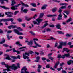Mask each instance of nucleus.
<instances>
[{"instance_id": "1", "label": "nucleus", "mask_w": 73, "mask_h": 73, "mask_svg": "<svg viewBox=\"0 0 73 73\" xmlns=\"http://www.w3.org/2000/svg\"><path fill=\"white\" fill-rule=\"evenodd\" d=\"M11 21V22L13 21V18H8V19H0V23H1L2 21H4V22H7V21Z\"/></svg>"}, {"instance_id": "2", "label": "nucleus", "mask_w": 73, "mask_h": 73, "mask_svg": "<svg viewBox=\"0 0 73 73\" xmlns=\"http://www.w3.org/2000/svg\"><path fill=\"white\" fill-rule=\"evenodd\" d=\"M17 66L15 65V64H13L12 65L11 67V69H13L14 70H16V69H18V68H20V63H17Z\"/></svg>"}, {"instance_id": "3", "label": "nucleus", "mask_w": 73, "mask_h": 73, "mask_svg": "<svg viewBox=\"0 0 73 73\" xmlns=\"http://www.w3.org/2000/svg\"><path fill=\"white\" fill-rule=\"evenodd\" d=\"M36 20L38 22V23L35 21H33V23H34V24H37L38 25H39L40 22H41V21H43V19H40V18H38V19H36Z\"/></svg>"}, {"instance_id": "4", "label": "nucleus", "mask_w": 73, "mask_h": 73, "mask_svg": "<svg viewBox=\"0 0 73 73\" xmlns=\"http://www.w3.org/2000/svg\"><path fill=\"white\" fill-rule=\"evenodd\" d=\"M29 57V52H25V54H23V56L25 60L26 58L29 59V57Z\"/></svg>"}, {"instance_id": "5", "label": "nucleus", "mask_w": 73, "mask_h": 73, "mask_svg": "<svg viewBox=\"0 0 73 73\" xmlns=\"http://www.w3.org/2000/svg\"><path fill=\"white\" fill-rule=\"evenodd\" d=\"M5 15H7V17H12L13 16L12 15H13V13L9 12H8L7 13L5 12Z\"/></svg>"}, {"instance_id": "6", "label": "nucleus", "mask_w": 73, "mask_h": 73, "mask_svg": "<svg viewBox=\"0 0 73 73\" xmlns=\"http://www.w3.org/2000/svg\"><path fill=\"white\" fill-rule=\"evenodd\" d=\"M20 5H21V4H18L17 5H15L14 6H13L12 7H11V8L12 10H16V9H17V8H17V7H19V6Z\"/></svg>"}, {"instance_id": "7", "label": "nucleus", "mask_w": 73, "mask_h": 73, "mask_svg": "<svg viewBox=\"0 0 73 73\" xmlns=\"http://www.w3.org/2000/svg\"><path fill=\"white\" fill-rule=\"evenodd\" d=\"M13 31L14 32L16 33H17V35H23V34L22 33L20 32L19 30H17V29H14Z\"/></svg>"}, {"instance_id": "8", "label": "nucleus", "mask_w": 73, "mask_h": 73, "mask_svg": "<svg viewBox=\"0 0 73 73\" xmlns=\"http://www.w3.org/2000/svg\"><path fill=\"white\" fill-rule=\"evenodd\" d=\"M25 42L27 43L28 45H32L33 44V41L32 40H31L30 42L28 41V40H26Z\"/></svg>"}, {"instance_id": "9", "label": "nucleus", "mask_w": 73, "mask_h": 73, "mask_svg": "<svg viewBox=\"0 0 73 73\" xmlns=\"http://www.w3.org/2000/svg\"><path fill=\"white\" fill-rule=\"evenodd\" d=\"M8 28H9V29H11V28L15 29V28H17V26L11 25L10 26H8Z\"/></svg>"}, {"instance_id": "10", "label": "nucleus", "mask_w": 73, "mask_h": 73, "mask_svg": "<svg viewBox=\"0 0 73 73\" xmlns=\"http://www.w3.org/2000/svg\"><path fill=\"white\" fill-rule=\"evenodd\" d=\"M68 65H70L72 64H73V61L72 60H70L69 61H68L67 62Z\"/></svg>"}, {"instance_id": "11", "label": "nucleus", "mask_w": 73, "mask_h": 73, "mask_svg": "<svg viewBox=\"0 0 73 73\" xmlns=\"http://www.w3.org/2000/svg\"><path fill=\"white\" fill-rule=\"evenodd\" d=\"M11 67V66H8L7 67H6L7 68V69H3V71H5V70H7L8 72H9V71H11V70L9 69Z\"/></svg>"}, {"instance_id": "12", "label": "nucleus", "mask_w": 73, "mask_h": 73, "mask_svg": "<svg viewBox=\"0 0 73 73\" xmlns=\"http://www.w3.org/2000/svg\"><path fill=\"white\" fill-rule=\"evenodd\" d=\"M62 16V15L61 14V13H60L58 16L57 19L58 20H61V19H62V17H61Z\"/></svg>"}, {"instance_id": "13", "label": "nucleus", "mask_w": 73, "mask_h": 73, "mask_svg": "<svg viewBox=\"0 0 73 73\" xmlns=\"http://www.w3.org/2000/svg\"><path fill=\"white\" fill-rule=\"evenodd\" d=\"M20 2L23 6H25V7H29L28 5H27V4H25L21 1H20Z\"/></svg>"}, {"instance_id": "14", "label": "nucleus", "mask_w": 73, "mask_h": 73, "mask_svg": "<svg viewBox=\"0 0 73 73\" xmlns=\"http://www.w3.org/2000/svg\"><path fill=\"white\" fill-rule=\"evenodd\" d=\"M59 63L60 62H59V61H58L57 62H56L55 65V66H54V68H55V69H56V68H57V66H58V65H59Z\"/></svg>"}, {"instance_id": "15", "label": "nucleus", "mask_w": 73, "mask_h": 73, "mask_svg": "<svg viewBox=\"0 0 73 73\" xmlns=\"http://www.w3.org/2000/svg\"><path fill=\"white\" fill-rule=\"evenodd\" d=\"M36 60H35V61L36 62H39V60L40 59V57L39 56H37L36 58Z\"/></svg>"}, {"instance_id": "16", "label": "nucleus", "mask_w": 73, "mask_h": 73, "mask_svg": "<svg viewBox=\"0 0 73 73\" xmlns=\"http://www.w3.org/2000/svg\"><path fill=\"white\" fill-rule=\"evenodd\" d=\"M63 50H64V51L67 52L68 53L69 52H70V50H69L67 48H64L63 49Z\"/></svg>"}, {"instance_id": "17", "label": "nucleus", "mask_w": 73, "mask_h": 73, "mask_svg": "<svg viewBox=\"0 0 73 73\" xmlns=\"http://www.w3.org/2000/svg\"><path fill=\"white\" fill-rule=\"evenodd\" d=\"M48 22V21L45 22V24L42 27V28H45V27L46 26H48V24L47 23Z\"/></svg>"}, {"instance_id": "18", "label": "nucleus", "mask_w": 73, "mask_h": 73, "mask_svg": "<svg viewBox=\"0 0 73 73\" xmlns=\"http://www.w3.org/2000/svg\"><path fill=\"white\" fill-rule=\"evenodd\" d=\"M5 56H7L6 58V59L7 60H12L11 58H10V57H9V56L8 55H7V54H5Z\"/></svg>"}, {"instance_id": "19", "label": "nucleus", "mask_w": 73, "mask_h": 73, "mask_svg": "<svg viewBox=\"0 0 73 73\" xmlns=\"http://www.w3.org/2000/svg\"><path fill=\"white\" fill-rule=\"evenodd\" d=\"M1 65H5V67H8V66H9L8 65V64H6L5 63V62H2L1 63Z\"/></svg>"}, {"instance_id": "20", "label": "nucleus", "mask_w": 73, "mask_h": 73, "mask_svg": "<svg viewBox=\"0 0 73 73\" xmlns=\"http://www.w3.org/2000/svg\"><path fill=\"white\" fill-rule=\"evenodd\" d=\"M11 3L12 4H11V6H12V7L14 5V4H16V2L15 0L12 1Z\"/></svg>"}, {"instance_id": "21", "label": "nucleus", "mask_w": 73, "mask_h": 73, "mask_svg": "<svg viewBox=\"0 0 73 73\" xmlns=\"http://www.w3.org/2000/svg\"><path fill=\"white\" fill-rule=\"evenodd\" d=\"M0 7L2 8H3L5 9H9V8L4 6H1L0 5Z\"/></svg>"}, {"instance_id": "22", "label": "nucleus", "mask_w": 73, "mask_h": 73, "mask_svg": "<svg viewBox=\"0 0 73 73\" xmlns=\"http://www.w3.org/2000/svg\"><path fill=\"white\" fill-rule=\"evenodd\" d=\"M56 27V28L57 29H61V25L60 24H57Z\"/></svg>"}, {"instance_id": "23", "label": "nucleus", "mask_w": 73, "mask_h": 73, "mask_svg": "<svg viewBox=\"0 0 73 73\" xmlns=\"http://www.w3.org/2000/svg\"><path fill=\"white\" fill-rule=\"evenodd\" d=\"M67 43V42H61L60 43H61L62 45H64V46H65V45H66V43Z\"/></svg>"}, {"instance_id": "24", "label": "nucleus", "mask_w": 73, "mask_h": 73, "mask_svg": "<svg viewBox=\"0 0 73 73\" xmlns=\"http://www.w3.org/2000/svg\"><path fill=\"white\" fill-rule=\"evenodd\" d=\"M4 1H6L7 2H8V0H1V3L2 4H4Z\"/></svg>"}, {"instance_id": "25", "label": "nucleus", "mask_w": 73, "mask_h": 73, "mask_svg": "<svg viewBox=\"0 0 73 73\" xmlns=\"http://www.w3.org/2000/svg\"><path fill=\"white\" fill-rule=\"evenodd\" d=\"M47 6V5H45L42 7L41 9H42L44 10L45 9H46Z\"/></svg>"}, {"instance_id": "26", "label": "nucleus", "mask_w": 73, "mask_h": 73, "mask_svg": "<svg viewBox=\"0 0 73 73\" xmlns=\"http://www.w3.org/2000/svg\"><path fill=\"white\" fill-rule=\"evenodd\" d=\"M62 45L61 44V43H60V44L57 47L58 49H61L62 48Z\"/></svg>"}, {"instance_id": "27", "label": "nucleus", "mask_w": 73, "mask_h": 73, "mask_svg": "<svg viewBox=\"0 0 73 73\" xmlns=\"http://www.w3.org/2000/svg\"><path fill=\"white\" fill-rule=\"evenodd\" d=\"M5 42V40L4 38H3L2 41L0 42V44H2Z\"/></svg>"}, {"instance_id": "28", "label": "nucleus", "mask_w": 73, "mask_h": 73, "mask_svg": "<svg viewBox=\"0 0 73 73\" xmlns=\"http://www.w3.org/2000/svg\"><path fill=\"white\" fill-rule=\"evenodd\" d=\"M24 70V72L25 71H27V68H26V67H24L23 68L21 69V71H23V70Z\"/></svg>"}, {"instance_id": "29", "label": "nucleus", "mask_w": 73, "mask_h": 73, "mask_svg": "<svg viewBox=\"0 0 73 73\" xmlns=\"http://www.w3.org/2000/svg\"><path fill=\"white\" fill-rule=\"evenodd\" d=\"M44 13H40L39 16V18H42V17H43V16H44Z\"/></svg>"}, {"instance_id": "30", "label": "nucleus", "mask_w": 73, "mask_h": 73, "mask_svg": "<svg viewBox=\"0 0 73 73\" xmlns=\"http://www.w3.org/2000/svg\"><path fill=\"white\" fill-rule=\"evenodd\" d=\"M57 9V8L55 7L54 8L52 9V11L54 13V12H56V10Z\"/></svg>"}, {"instance_id": "31", "label": "nucleus", "mask_w": 73, "mask_h": 73, "mask_svg": "<svg viewBox=\"0 0 73 73\" xmlns=\"http://www.w3.org/2000/svg\"><path fill=\"white\" fill-rule=\"evenodd\" d=\"M29 32L31 34V35H33V36H35V35H36L34 33L32 32V31H29Z\"/></svg>"}, {"instance_id": "32", "label": "nucleus", "mask_w": 73, "mask_h": 73, "mask_svg": "<svg viewBox=\"0 0 73 73\" xmlns=\"http://www.w3.org/2000/svg\"><path fill=\"white\" fill-rule=\"evenodd\" d=\"M34 42H35V45H36V46H38V47H41V46L38 45L37 43V42H36V41H35Z\"/></svg>"}, {"instance_id": "33", "label": "nucleus", "mask_w": 73, "mask_h": 73, "mask_svg": "<svg viewBox=\"0 0 73 73\" xmlns=\"http://www.w3.org/2000/svg\"><path fill=\"white\" fill-rule=\"evenodd\" d=\"M28 11V10L27 9H25L23 10V12L25 13H27Z\"/></svg>"}, {"instance_id": "34", "label": "nucleus", "mask_w": 73, "mask_h": 73, "mask_svg": "<svg viewBox=\"0 0 73 73\" xmlns=\"http://www.w3.org/2000/svg\"><path fill=\"white\" fill-rule=\"evenodd\" d=\"M60 5H62V6L63 5H68L67 3H60Z\"/></svg>"}, {"instance_id": "35", "label": "nucleus", "mask_w": 73, "mask_h": 73, "mask_svg": "<svg viewBox=\"0 0 73 73\" xmlns=\"http://www.w3.org/2000/svg\"><path fill=\"white\" fill-rule=\"evenodd\" d=\"M66 37H70L72 36V35H71L70 34H67L66 35Z\"/></svg>"}, {"instance_id": "36", "label": "nucleus", "mask_w": 73, "mask_h": 73, "mask_svg": "<svg viewBox=\"0 0 73 73\" xmlns=\"http://www.w3.org/2000/svg\"><path fill=\"white\" fill-rule=\"evenodd\" d=\"M57 32L58 33V34H62L64 35V33H62V32L60 31H57Z\"/></svg>"}, {"instance_id": "37", "label": "nucleus", "mask_w": 73, "mask_h": 73, "mask_svg": "<svg viewBox=\"0 0 73 73\" xmlns=\"http://www.w3.org/2000/svg\"><path fill=\"white\" fill-rule=\"evenodd\" d=\"M64 12L67 15H69V11H64Z\"/></svg>"}, {"instance_id": "38", "label": "nucleus", "mask_w": 73, "mask_h": 73, "mask_svg": "<svg viewBox=\"0 0 73 73\" xmlns=\"http://www.w3.org/2000/svg\"><path fill=\"white\" fill-rule=\"evenodd\" d=\"M31 5H32L33 7H36V3H31Z\"/></svg>"}, {"instance_id": "39", "label": "nucleus", "mask_w": 73, "mask_h": 73, "mask_svg": "<svg viewBox=\"0 0 73 73\" xmlns=\"http://www.w3.org/2000/svg\"><path fill=\"white\" fill-rule=\"evenodd\" d=\"M65 56L66 57H69L70 56V54L69 53H68L67 54H64Z\"/></svg>"}, {"instance_id": "40", "label": "nucleus", "mask_w": 73, "mask_h": 73, "mask_svg": "<svg viewBox=\"0 0 73 73\" xmlns=\"http://www.w3.org/2000/svg\"><path fill=\"white\" fill-rule=\"evenodd\" d=\"M65 6H62L60 7L61 9H66V5H65Z\"/></svg>"}, {"instance_id": "41", "label": "nucleus", "mask_w": 73, "mask_h": 73, "mask_svg": "<svg viewBox=\"0 0 73 73\" xmlns=\"http://www.w3.org/2000/svg\"><path fill=\"white\" fill-rule=\"evenodd\" d=\"M37 71L38 73H40L41 72V69L38 68L37 69Z\"/></svg>"}, {"instance_id": "42", "label": "nucleus", "mask_w": 73, "mask_h": 73, "mask_svg": "<svg viewBox=\"0 0 73 73\" xmlns=\"http://www.w3.org/2000/svg\"><path fill=\"white\" fill-rule=\"evenodd\" d=\"M49 59H50V60H51L52 61H53V59H54V58L53 57H52L51 56H50L49 57Z\"/></svg>"}, {"instance_id": "43", "label": "nucleus", "mask_w": 73, "mask_h": 73, "mask_svg": "<svg viewBox=\"0 0 73 73\" xmlns=\"http://www.w3.org/2000/svg\"><path fill=\"white\" fill-rule=\"evenodd\" d=\"M17 20L19 22H21L22 21V19L20 18L18 19Z\"/></svg>"}, {"instance_id": "44", "label": "nucleus", "mask_w": 73, "mask_h": 73, "mask_svg": "<svg viewBox=\"0 0 73 73\" xmlns=\"http://www.w3.org/2000/svg\"><path fill=\"white\" fill-rule=\"evenodd\" d=\"M72 20V18H70L69 19H68V20H67L66 21L67 23H69V22H70V21H71V20Z\"/></svg>"}, {"instance_id": "45", "label": "nucleus", "mask_w": 73, "mask_h": 73, "mask_svg": "<svg viewBox=\"0 0 73 73\" xmlns=\"http://www.w3.org/2000/svg\"><path fill=\"white\" fill-rule=\"evenodd\" d=\"M3 46H5V47H8L9 46L7 44H3Z\"/></svg>"}, {"instance_id": "46", "label": "nucleus", "mask_w": 73, "mask_h": 73, "mask_svg": "<svg viewBox=\"0 0 73 73\" xmlns=\"http://www.w3.org/2000/svg\"><path fill=\"white\" fill-rule=\"evenodd\" d=\"M38 68L39 69H41V67H42V66L41 65L38 64Z\"/></svg>"}, {"instance_id": "47", "label": "nucleus", "mask_w": 73, "mask_h": 73, "mask_svg": "<svg viewBox=\"0 0 73 73\" xmlns=\"http://www.w3.org/2000/svg\"><path fill=\"white\" fill-rule=\"evenodd\" d=\"M49 26L50 27H51L52 28H53V27H54V25H49Z\"/></svg>"}, {"instance_id": "48", "label": "nucleus", "mask_w": 73, "mask_h": 73, "mask_svg": "<svg viewBox=\"0 0 73 73\" xmlns=\"http://www.w3.org/2000/svg\"><path fill=\"white\" fill-rule=\"evenodd\" d=\"M37 17V15L35 14V15L33 17H32V18H34V19H35V18Z\"/></svg>"}, {"instance_id": "49", "label": "nucleus", "mask_w": 73, "mask_h": 73, "mask_svg": "<svg viewBox=\"0 0 73 73\" xmlns=\"http://www.w3.org/2000/svg\"><path fill=\"white\" fill-rule=\"evenodd\" d=\"M11 57L12 58H13V59H14V60L17 59L16 57V56H11Z\"/></svg>"}, {"instance_id": "50", "label": "nucleus", "mask_w": 73, "mask_h": 73, "mask_svg": "<svg viewBox=\"0 0 73 73\" xmlns=\"http://www.w3.org/2000/svg\"><path fill=\"white\" fill-rule=\"evenodd\" d=\"M62 11V10H61V8H60L59 9V10L58 11V12H59V13H61Z\"/></svg>"}, {"instance_id": "51", "label": "nucleus", "mask_w": 73, "mask_h": 73, "mask_svg": "<svg viewBox=\"0 0 73 73\" xmlns=\"http://www.w3.org/2000/svg\"><path fill=\"white\" fill-rule=\"evenodd\" d=\"M64 64H65V63L64 62H62V63L60 64V66H62L64 65Z\"/></svg>"}, {"instance_id": "52", "label": "nucleus", "mask_w": 73, "mask_h": 73, "mask_svg": "<svg viewBox=\"0 0 73 73\" xmlns=\"http://www.w3.org/2000/svg\"><path fill=\"white\" fill-rule=\"evenodd\" d=\"M19 12L18 11H16L14 12V14L15 15L17 13H19Z\"/></svg>"}, {"instance_id": "53", "label": "nucleus", "mask_w": 73, "mask_h": 73, "mask_svg": "<svg viewBox=\"0 0 73 73\" xmlns=\"http://www.w3.org/2000/svg\"><path fill=\"white\" fill-rule=\"evenodd\" d=\"M16 58L17 59H20V56L18 55V56L16 57Z\"/></svg>"}, {"instance_id": "54", "label": "nucleus", "mask_w": 73, "mask_h": 73, "mask_svg": "<svg viewBox=\"0 0 73 73\" xmlns=\"http://www.w3.org/2000/svg\"><path fill=\"white\" fill-rule=\"evenodd\" d=\"M50 38L52 40H56V38H53L52 37H51Z\"/></svg>"}, {"instance_id": "55", "label": "nucleus", "mask_w": 73, "mask_h": 73, "mask_svg": "<svg viewBox=\"0 0 73 73\" xmlns=\"http://www.w3.org/2000/svg\"><path fill=\"white\" fill-rule=\"evenodd\" d=\"M46 67L47 68V69H48L50 68V66L49 65H47L46 66Z\"/></svg>"}, {"instance_id": "56", "label": "nucleus", "mask_w": 73, "mask_h": 73, "mask_svg": "<svg viewBox=\"0 0 73 73\" xmlns=\"http://www.w3.org/2000/svg\"><path fill=\"white\" fill-rule=\"evenodd\" d=\"M46 31L47 32H50L51 31V30H50V29L48 28L46 29Z\"/></svg>"}, {"instance_id": "57", "label": "nucleus", "mask_w": 73, "mask_h": 73, "mask_svg": "<svg viewBox=\"0 0 73 73\" xmlns=\"http://www.w3.org/2000/svg\"><path fill=\"white\" fill-rule=\"evenodd\" d=\"M51 15L52 17H55L56 16H57V15L56 14H54Z\"/></svg>"}, {"instance_id": "58", "label": "nucleus", "mask_w": 73, "mask_h": 73, "mask_svg": "<svg viewBox=\"0 0 73 73\" xmlns=\"http://www.w3.org/2000/svg\"><path fill=\"white\" fill-rule=\"evenodd\" d=\"M7 37L8 40H10V37H9V35H7Z\"/></svg>"}, {"instance_id": "59", "label": "nucleus", "mask_w": 73, "mask_h": 73, "mask_svg": "<svg viewBox=\"0 0 73 73\" xmlns=\"http://www.w3.org/2000/svg\"><path fill=\"white\" fill-rule=\"evenodd\" d=\"M30 10L32 11H36V9L32 8L30 9Z\"/></svg>"}, {"instance_id": "60", "label": "nucleus", "mask_w": 73, "mask_h": 73, "mask_svg": "<svg viewBox=\"0 0 73 73\" xmlns=\"http://www.w3.org/2000/svg\"><path fill=\"white\" fill-rule=\"evenodd\" d=\"M12 32L11 30H9L7 31V33H11Z\"/></svg>"}, {"instance_id": "61", "label": "nucleus", "mask_w": 73, "mask_h": 73, "mask_svg": "<svg viewBox=\"0 0 73 73\" xmlns=\"http://www.w3.org/2000/svg\"><path fill=\"white\" fill-rule=\"evenodd\" d=\"M20 44V42L17 41V42L16 43V45H19Z\"/></svg>"}, {"instance_id": "62", "label": "nucleus", "mask_w": 73, "mask_h": 73, "mask_svg": "<svg viewBox=\"0 0 73 73\" xmlns=\"http://www.w3.org/2000/svg\"><path fill=\"white\" fill-rule=\"evenodd\" d=\"M42 60H43V61H45V60H46V58H44V57L42 58Z\"/></svg>"}, {"instance_id": "63", "label": "nucleus", "mask_w": 73, "mask_h": 73, "mask_svg": "<svg viewBox=\"0 0 73 73\" xmlns=\"http://www.w3.org/2000/svg\"><path fill=\"white\" fill-rule=\"evenodd\" d=\"M0 33H3V31L1 29H0Z\"/></svg>"}, {"instance_id": "64", "label": "nucleus", "mask_w": 73, "mask_h": 73, "mask_svg": "<svg viewBox=\"0 0 73 73\" xmlns=\"http://www.w3.org/2000/svg\"><path fill=\"white\" fill-rule=\"evenodd\" d=\"M62 73H66V72L65 70H62Z\"/></svg>"}]
</instances>
